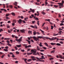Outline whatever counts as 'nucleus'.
I'll return each mask as SVG.
<instances>
[{"instance_id":"obj_38","label":"nucleus","mask_w":64,"mask_h":64,"mask_svg":"<svg viewBox=\"0 0 64 64\" xmlns=\"http://www.w3.org/2000/svg\"><path fill=\"white\" fill-rule=\"evenodd\" d=\"M39 21H38L37 22V24L38 25H39Z\"/></svg>"},{"instance_id":"obj_33","label":"nucleus","mask_w":64,"mask_h":64,"mask_svg":"<svg viewBox=\"0 0 64 64\" xmlns=\"http://www.w3.org/2000/svg\"><path fill=\"white\" fill-rule=\"evenodd\" d=\"M7 45L9 46H12V45L10 44H8Z\"/></svg>"},{"instance_id":"obj_52","label":"nucleus","mask_w":64,"mask_h":64,"mask_svg":"<svg viewBox=\"0 0 64 64\" xmlns=\"http://www.w3.org/2000/svg\"><path fill=\"white\" fill-rule=\"evenodd\" d=\"M40 52H44V50H40Z\"/></svg>"},{"instance_id":"obj_3","label":"nucleus","mask_w":64,"mask_h":64,"mask_svg":"<svg viewBox=\"0 0 64 64\" xmlns=\"http://www.w3.org/2000/svg\"><path fill=\"white\" fill-rule=\"evenodd\" d=\"M22 37H21L20 38L18 39H16V41H18L19 42V43L21 42V41H22Z\"/></svg>"},{"instance_id":"obj_59","label":"nucleus","mask_w":64,"mask_h":64,"mask_svg":"<svg viewBox=\"0 0 64 64\" xmlns=\"http://www.w3.org/2000/svg\"><path fill=\"white\" fill-rule=\"evenodd\" d=\"M64 39H60L59 40H61V41H64Z\"/></svg>"},{"instance_id":"obj_16","label":"nucleus","mask_w":64,"mask_h":64,"mask_svg":"<svg viewBox=\"0 0 64 64\" xmlns=\"http://www.w3.org/2000/svg\"><path fill=\"white\" fill-rule=\"evenodd\" d=\"M23 46H24V47H25L26 48H28V46H26V44H23Z\"/></svg>"},{"instance_id":"obj_6","label":"nucleus","mask_w":64,"mask_h":64,"mask_svg":"<svg viewBox=\"0 0 64 64\" xmlns=\"http://www.w3.org/2000/svg\"><path fill=\"white\" fill-rule=\"evenodd\" d=\"M58 4H59V5H61L59 6H60V7H64L63 6V4L62 3H58Z\"/></svg>"},{"instance_id":"obj_53","label":"nucleus","mask_w":64,"mask_h":64,"mask_svg":"<svg viewBox=\"0 0 64 64\" xmlns=\"http://www.w3.org/2000/svg\"><path fill=\"white\" fill-rule=\"evenodd\" d=\"M30 41H31V42H32V43H34V40H30Z\"/></svg>"},{"instance_id":"obj_14","label":"nucleus","mask_w":64,"mask_h":64,"mask_svg":"<svg viewBox=\"0 0 64 64\" xmlns=\"http://www.w3.org/2000/svg\"><path fill=\"white\" fill-rule=\"evenodd\" d=\"M39 45L40 47H43V46L42 45V43L40 42V44H39Z\"/></svg>"},{"instance_id":"obj_5","label":"nucleus","mask_w":64,"mask_h":64,"mask_svg":"<svg viewBox=\"0 0 64 64\" xmlns=\"http://www.w3.org/2000/svg\"><path fill=\"white\" fill-rule=\"evenodd\" d=\"M32 38L34 39V40L35 41H36V40H38L39 41V39H37V38L36 37H35V36L32 37Z\"/></svg>"},{"instance_id":"obj_4","label":"nucleus","mask_w":64,"mask_h":64,"mask_svg":"<svg viewBox=\"0 0 64 64\" xmlns=\"http://www.w3.org/2000/svg\"><path fill=\"white\" fill-rule=\"evenodd\" d=\"M37 50H36L34 49V50H31V52H32L34 53H36V51Z\"/></svg>"},{"instance_id":"obj_37","label":"nucleus","mask_w":64,"mask_h":64,"mask_svg":"<svg viewBox=\"0 0 64 64\" xmlns=\"http://www.w3.org/2000/svg\"><path fill=\"white\" fill-rule=\"evenodd\" d=\"M35 20H38H38H39V19L38 18H36L35 19Z\"/></svg>"},{"instance_id":"obj_13","label":"nucleus","mask_w":64,"mask_h":64,"mask_svg":"<svg viewBox=\"0 0 64 64\" xmlns=\"http://www.w3.org/2000/svg\"><path fill=\"white\" fill-rule=\"evenodd\" d=\"M37 48L36 49L37 50H38V51H40V49L39 48V46H37Z\"/></svg>"},{"instance_id":"obj_36","label":"nucleus","mask_w":64,"mask_h":64,"mask_svg":"<svg viewBox=\"0 0 64 64\" xmlns=\"http://www.w3.org/2000/svg\"><path fill=\"white\" fill-rule=\"evenodd\" d=\"M51 26V29H53V28H54V26Z\"/></svg>"},{"instance_id":"obj_1","label":"nucleus","mask_w":64,"mask_h":64,"mask_svg":"<svg viewBox=\"0 0 64 64\" xmlns=\"http://www.w3.org/2000/svg\"><path fill=\"white\" fill-rule=\"evenodd\" d=\"M42 58H40L37 57H36V58L38 60V61H40V62H44V60H40V59H44V56H42Z\"/></svg>"},{"instance_id":"obj_26","label":"nucleus","mask_w":64,"mask_h":64,"mask_svg":"<svg viewBox=\"0 0 64 64\" xmlns=\"http://www.w3.org/2000/svg\"><path fill=\"white\" fill-rule=\"evenodd\" d=\"M32 54V53H29V52H28L27 53V54L28 55H31V54Z\"/></svg>"},{"instance_id":"obj_51","label":"nucleus","mask_w":64,"mask_h":64,"mask_svg":"<svg viewBox=\"0 0 64 64\" xmlns=\"http://www.w3.org/2000/svg\"><path fill=\"white\" fill-rule=\"evenodd\" d=\"M5 48L6 49H8V46H6L5 47Z\"/></svg>"},{"instance_id":"obj_56","label":"nucleus","mask_w":64,"mask_h":64,"mask_svg":"<svg viewBox=\"0 0 64 64\" xmlns=\"http://www.w3.org/2000/svg\"><path fill=\"white\" fill-rule=\"evenodd\" d=\"M4 8H2L0 9V10H1V11H3V10H4Z\"/></svg>"},{"instance_id":"obj_63","label":"nucleus","mask_w":64,"mask_h":64,"mask_svg":"<svg viewBox=\"0 0 64 64\" xmlns=\"http://www.w3.org/2000/svg\"><path fill=\"white\" fill-rule=\"evenodd\" d=\"M14 48L15 49H16V50H17V47H16V46H15L14 47Z\"/></svg>"},{"instance_id":"obj_61","label":"nucleus","mask_w":64,"mask_h":64,"mask_svg":"<svg viewBox=\"0 0 64 64\" xmlns=\"http://www.w3.org/2000/svg\"><path fill=\"white\" fill-rule=\"evenodd\" d=\"M61 32H62V33H63V32H62V31H60V32H58V33H61Z\"/></svg>"},{"instance_id":"obj_47","label":"nucleus","mask_w":64,"mask_h":64,"mask_svg":"<svg viewBox=\"0 0 64 64\" xmlns=\"http://www.w3.org/2000/svg\"><path fill=\"white\" fill-rule=\"evenodd\" d=\"M6 42L7 43H8V44H9L10 43V42H9V40H7V41H6Z\"/></svg>"},{"instance_id":"obj_64","label":"nucleus","mask_w":64,"mask_h":64,"mask_svg":"<svg viewBox=\"0 0 64 64\" xmlns=\"http://www.w3.org/2000/svg\"><path fill=\"white\" fill-rule=\"evenodd\" d=\"M28 39L29 40H30V39H31V38H29V37L28 38Z\"/></svg>"},{"instance_id":"obj_28","label":"nucleus","mask_w":64,"mask_h":64,"mask_svg":"<svg viewBox=\"0 0 64 64\" xmlns=\"http://www.w3.org/2000/svg\"><path fill=\"white\" fill-rule=\"evenodd\" d=\"M10 15V14H9L8 13L7 14H6V16H9Z\"/></svg>"},{"instance_id":"obj_23","label":"nucleus","mask_w":64,"mask_h":64,"mask_svg":"<svg viewBox=\"0 0 64 64\" xmlns=\"http://www.w3.org/2000/svg\"><path fill=\"white\" fill-rule=\"evenodd\" d=\"M42 14H43V15H45V14H46L45 13V12H42Z\"/></svg>"},{"instance_id":"obj_54","label":"nucleus","mask_w":64,"mask_h":64,"mask_svg":"<svg viewBox=\"0 0 64 64\" xmlns=\"http://www.w3.org/2000/svg\"><path fill=\"white\" fill-rule=\"evenodd\" d=\"M53 59H54V58H50L49 59V60H53Z\"/></svg>"},{"instance_id":"obj_24","label":"nucleus","mask_w":64,"mask_h":64,"mask_svg":"<svg viewBox=\"0 0 64 64\" xmlns=\"http://www.w3.org/2000/svg\"><path fill=\"white\" fill-rule=\"evenodd\" d=\"M27 61H28V62H30V61H32V59H29L28 60H27Z\"/></svg>"},{"instance_id":"obj_62","label":"nucleus","mask_w":64,"mask_h":64,"mask_svg":"<svg viewBox=\"0 0 64 64\" xmlns=\"http://www.w3.org/2000/svg\"><path fill=\"white\" fill-rule=\"evenodd\" d=\"M30 50V48H28L27 50V51H29Z\"/></svg>"},{"instance_id":"obj_60","label":"nucleus","mask_w":64,"mask_h":64,"mask_svg":"<svg viewBox=\"0 0 64 64\" xmlns=\"http://www.w3.org/2000/svg\"><path fill=\"white\" fill-rule=\"evenodd\" d=\"M64 25V24H60V26H62V25Z\"/></svg>"},{"instance_id":"obj_39","label":"nucleus","mask_w":64,"mask_h":64,"mask_svg":"<svg viewBox=\"0 0 64 64\" xmlns=\"http://www.w3.org/2000/svg\"><path fill=\"white\" fill-rule=\"evenodd\" d=\"M20 51H22V52H24V51H25V50H20Z\"/></svg>"},{"instance_id":"obj_31","label":"nucleus","mask_w":64,"mask_h":64,"mask_svg":"<svg viewBox=\"0 0 64 64\" xmlns=\"http://www.w3.org/2000/svg\"><path fill=\"white\" fill-rule=\"evenodd\" d=\"M39 38H40V39H41V38H44L42 36H39Z\"/></svg>"},{"instance_id":"obj_30","label":"nucleus","mask_w":64,"mask_h":64,"mask_svg":"<svg viewBox=\"0 0 64 64\" xmlns=\"http://www.w3.org/2000/svg\"><path fill=\"white\" fill-rule=\"evenodd\" d=\"M36 4V5H40V4H39V3H38V2H36L35 3Z\"/></svg>"},{"instance_id":"obj_49","label":"nucleus","mask_w":64,"mask_h":64,"mask_svg":"<svg viewBox=\"0 0 64 64\" xmlns=\"http://www.w3.org/2000/svg\"><path fill=\"white\" fill-rule=\"evenodd\" d=\"M33 33H34V34H33L34 35H35V34H36V32H34Z\"/></svg>"},{"instance_id":"obj_43","label":"nucleus","mask_w":64,"mask_h":64,"mask_svg":"<svg viewBox=\"0 0 64 64\" xmlns=\"http://www.w3.org/2000/svg\"><path fill=\"white\" fill-rule=\"evenodd\" d=\"M30 27H32V28H35V27H34V26L32 25L30 26Z\"/></svg>"},{"instance_id":"obj_2","label":"nucleus","mask_w":64,"mask_h":64,"mask_svg":"<svg viewBox=\"0 0 64 64\" xmlns=\"http://www.w3.org/2000/svg\"><path fill=\"white\" fill-rule=\"evenodd\" d=\"M46 39H49V40H51V41H52V40H55V39H57V38L56 37H55L54 38H48L46 37Z\"/></svg>"},{"instance_id":"obj_12","label":"nucleus","mask_w":64,"mask_h":64,"mask_svg":"<svg viewBox=\"0 0 64 64\" xmlns=\"http://www.w3.org/2000/svg\"><path fill=\"white\" fill-rule=\"evenodd\" d=\"M16 46L17 47H21V44H20V45H16Z\"/></svg>"},{"instance_id":"obj_11","label":"nucleus","mask_w":64,"mask_h":64,"mask_svg":"<svg viewBox=\"0 0 64 64\" xmlns=\"http://www.w3.org/2000/svg\"><path fill=\"white\" fill-rule=\"evenodd\" d=\"M20 31L21 32V33H24L25 32V30H20Z\"/></svg>"},{"instance_id":"obj_19","label":"nucleus","mask_w":64,"mask_h":64,"mask_svg":"<svg viewBox=\"0 0 64 64\" xmlns=\"http://www.w3.org/2000/svg\"><path fill=\"white\" fill-rule=\"evenodd\" d=\"M60 58L61 59H64V56L62 57V56H60Z\"/></svg>"},{"instance_id":"obj_7","label":"nucleus","mask_w":64,"mask_h":64,"mask_svg":"<svg viewBox=\"0 0 64 64\" xmlns=\"http://www.w3.org/2000/svg\"><path fill=\"white\" fill-rule=\"evenodd\" d=\"M31 58L33 61H35L36 60V59H35V58H36V57H35L34 56H32Z\"/></svg>"},{"instance_id":"obj_40","label":"nucleus","mask_w":64,"mask_h":64,"mask_svg":"<svg viewBox=\"0 0 64 64\" xmlns=\"http://www.w3.org/2000/svg\"><path fill=\"white\" fill-rule=\"evenodd\" d=\"M54 7L55 8H57V7H58V6H57V5L56 6V5H54Z\"/></svg>"},{"instance_id":"obj_45","label":"nucleus","mask_w":64,"mask_h":64,"mask_svg":"<svg viewBox=\"0 0 64 64\" xmlns=\"http://www.w3.org/2000/svg\"><path fill=\"white\" fill-rule=\"evenodd\" d=\"M0 32H1V31H3V30H2V29L1 28H0Z\"/></svg>"},{"instance_id":"obj_25","label":"nucleus","mask_w":64,"mask_h":64,"mask_svg":"<svg viewBox=\"0 0 64 64\" xmlns=\"http://www.w3.org/2000/svg\"><path fill=\"white\" fill-rule=\"evenodd\" d=\"M17 3L16 2H15L14 3V5H15V6H17Z\"/></svg>"},{"instance_id":"obj_29","label":"nucleus","mask_w":64,"mask_h":64,"mask_svg":"<svg viewBox=\"0 0 64 64\" xmlns=\"http://www.w3.org/2000/svg\"><path fill=\"white\" fill-rule=\"evenodd\" d=\"M32 33V31H30V30L28 31V34H30V33Z\"/></svg>"},{"instance_id":"obj_55","label":"nucleus","mask_w":64,"mask_h":64,"mask_svg":"<svg viewBox=\"0 0 64 64\" xmlns=\"http://www.w3.org/2000/svg\"><path fill=\"white\" fill-rule=\"evenodd\" d=\"M36 34H38V35H40V33H39V32H36Z\"/></svg>"},{"instance_id":"obj_44","label":"nucleus","mask_w":64,"mask_h":64,"mask_svg":"<svg viewBox=\"0 0 64 64\" xmlns=\"http://www.w3.org/2000/svg\"><path fill=\"white\" fill-rule=\"evenodd\" d=\"M34 27L36 29H37V26L36 25H34Z\"/></svg>"},{"instance_id":"obj_35","label":"nucleus","mask_w":64,"mask_h":64,"mask_svg":"<svg viewBox=\"0 0 64 64\" xmlns=\"http://www.w3.org/2000/svg\"><path fill=\"white\" fill-rule=\"evenodd\" d=\"M60 43H61V44H63V42H62L61 41H60Z\"/></svg>"},{"instance_id":"obj_50","label":"nucleus","mask_w":64,"mask_h":64,"mask_svg":"<svg viewBox=\"0 0 64 64\" xmlns=\"http://www.w3.org/2000/svg\"><path fill=\"white\" fill-rule=\"evenodd\" d=\"M46 21H49H49H50V19L49 20L46 19Z\"/></svg>"},{"instance_id":"obj_46","label":"nucleus","mask_w":64,"mask_h":64,"mask_svg":"<svg viewBox=\"0 0 64 64\" xmlns=\"http://www.w3.org/2000/svg\"><path fill=\"white\" fill-rule=\"evenodd\" d=\"M36 22V21H32V24H34L35 23V22Z\"/></svg>"},{"instance_id":"obj_17","label":"nucleus","mask_w":64,"mask_h":64,"mask_svg":"<svg viewBox=\"0 0 64 64\" xmlns=\"http://www.w3.org/2000/svg\"><path fill=\"white\" fill-rule=\"evenodd\" d=\"M4 50L6 52H8V49H4Z\"/></svg>"},{"instance_id":"obj_20","label":"nucleus","mask_w":64,"mask_h":64,"mask_svg":"<svg viewBox=\"0 0 64 64\" xmlns=\"http://www.w3.org/2000/svg\"><path fill=\"white\" fill-rule=\"evenodd\" d=\"M27 59H25L24 60V61L26 63H27V62L26 61H27Z\"/></svg>"},{"instance_id":"obj_21","label":"nucleus","mask_w":64,"mask_h":64,"mask_svg":"<svg viewBox=\"0 0 64 64\" xmlns=\"http://www.w3.org/2000/svg\"><path fill=\"white\" fill-rule=\"evenodd\" d=\"M56 45H57V46H61V44H58V43H57L56 44Z\"/></svg>"},{"instance_id":"obj_18","label":"nucleus","mask_w":64,"mask_h":64,"mask_svg":"<svg viewBox=\"0 0 64 64\" xmlns=\"http://www.w3.org/2000/svg\"><path fill=\"white\" fill-rule=\"evenodd\" d=\"M50 44L52 45L53 46V45H55L56 44V43H50Z\"/></svg>"},{"instance_id":"obj_27","label":"nucleus","mask_w":64,"mask_h":64,"mask_svg":"<svg viewBox=\"0 0 64 64\" xmlns=\"http://www.w3.org/2000/svg\"><path fill=\"white\" fill-rule=\"evenodd\" d=\"M44 44H45V45H46V46L48 47V44L46 42Z\"/></svg>"},{"instance_id":"obj_41","label":"nucleus","mask_w":64,"mask_h":64,"mask_svg":"<svg viewBox=\"0 0 64 64\" xmlns=\"http://www.w3.org/2000/svg\"><path fill=\"white\" fill-rule=\"evenodd\" d=\"M12 38H14V37H15V36L14 35L12 34Z\"/></svg>"},{"instance_id":"obj_58","label":"nucleus","mask_w":64,"mask_h":64,"mask_svg":"<svg viewBox=\"0 0 64 64\" xmlns=\"http://www.w3.org/2000/svg\"><path fill=\"white\" fill-rule=\"evenodd\" d=\"M28 42L29 44H30V41L29 40L28 41Z\"/></svg>"},{"instance_id":"obj_57","label":"nucleus","mask_w":64,"mask_h":64,"mask_svg":"<svg viewBox=\"0 0 64 64\" xmlns=\"http://www.w3.org/2000/svg\"><path fill=\"white\" fill-rule=\"evenodd\" d=\"M4 56H5V55H3L2 56V58H3L4 57Z\"/></svg>"},{"instance_id":"obj_42","label":"nucleus","mask_w":64,"mask_h":64,"mask_svg":"<svg viewBox=\"0 0 64 64\" xmlns=\"http://www.w3.org/2000/svg\"><path fill=\"white\" fill-rule=\"evenodd\" d=\"M9 6L11 8H13V6H12V5H10V6Z\"/></svg>"},{"instance_id":"obj_34","label":"nucleus","mask_w":64,"mask_h":64,"mask_svg":"<svg viewBox=\"0 0 64 64\" xmlns=\"http://www.w3.org/2000/svg\"><path fill=\"white\" fill-rule=\"evenodd\" d=\"M16 54H19V52H18L16 51Z\"/></svg>"},{"instance_id":"obj_32","label":"nucleus","mask_w":64,"mask_h":64,"mask_svg":"<svg viewBox=\"0 0 64 64\" xmlns=\"http://www.w3.org/2000/svg\"><path fill=\"white\" fill-rule=\"evenodd\" d=\"M55 52V50H54L52 51L51 52V53H54Z\"/></svg>"},{"instance_id":"obj_8","label":"nucleus","mask_w":64,"mask_h":64,"mask_svg":"<svg viewBox=\"0 0 64 64\" xmlns=\"http://www.w3.org/2000/svg\"><path fill=\"white\" fill-rule=\"evenodd\" d=\"M30 10L31 12H32L33 13H35V10H34V9L32 10V8H30Z\"/></svg>"},{"instance_id":"obj_48","label":"nucleus","mask_w":64,"mask_h":64,"mask_svg":"<svg viewBox=\"0 0 64 64\" xmlns=\"http://www.w3.org/2000/svg\"><path fill=\"white\" fill-rule=\"evenodd\" d=\"M28 48H29V47H31V45H29L28 46Z\"/></svg>"},{"instance_id":"obj_22","label":"nucleus","mask_w":64,"mask_h":64,"mask_svg":"<svg viewBox=\"0 0 64 64\" xmlns=\"http://www.w3.org/2000/svg\"><path fill=\"white\" fill-rule=\"evenodd\" d=\"M11 14H12V15H13V16H15V13L14 12L11 13Z\"/></svg>"},{"instance_id":"obj_15","label":"nucleus","mask_w":64,"mask_h":64,"mask_svg":"<svg viewBox=\"0 0 64 64\" xmlns=\"http://www.w3.org/2000/svg\"><path fill=\"white\" fill-rule=\"evenodd\" d=\"M28 19V18L27 17H26V18H25L24 19V21H27V19Z\"/></svg>"},{"instance_id":"obj_9","label":"nucleus","mask_w":64,"mask_h":64,"mask_svg":"<svg viewBox=\"0 0 64 64\" xmlns=\"http://www.w3.org/2000/svg\"><path fill=\"white\" fill-rule=\"evenodd\" d=\"M18 22L19 24H21L22 23V20L21 19H20L19 20Z\"/></svg>"},{"instance_id":"obj_10","label":"nucleus","mask_w":64,"mask_h":64,"mask_svg":"<svg viewBox=\"0 0 64 64\" xmlns=\"http://www.w3.org/2000/svg\"><path fill=\"white\" fill-rule=\"evenodd\" d=\"M33 55H40V54L39 53V52H37V54L36 53H33Z\"/></svg>"}]
</instances>
